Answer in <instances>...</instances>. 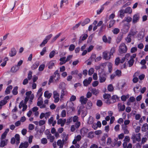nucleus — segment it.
<instances>
[{
  "label": "nucleus",
  "mask_w": 148,
  "mask_h": 148,
  "mask_svg": "<svg viewBox=\"0 0 148 148\" xmlns=\"http://www.w3.org/2000/svg\"><path fill=\"white\" fill-rule=\"evenodd\" d=\"M81 111L82 112V116L84 117L86 115L87 113V110H86V109L85 108L83 110H81Z\"/></svg>",
  "instance_id": "nucleus-43"
},
{
  "label": "nucleus",
  "mask_w": 148,
  "mask_h": 148,
  "mask_svg": "<svg viewBox=\"0 0 148 148\" xmlns=\"http://www.w3.org/2000/svg\"><path fill=\"white\" fill-rule=\"evenodd\" d=\"M15 138L16 140V143L18 144L19 143L20 136L19 134H16L15 136Z\"/></svg>",
  "instance_id": "nucleus-32"
},
{
  "label": "nucleus",
  "mask_w": 148,
  "mask_h": 148,
  "mask_svg": "<svg viewBox=\"0 0 148 148\" xmlns=\"http://www.w3.org/2000/svg\"><path fill=\"white\" fill-rule=\"evenodd\" d=\"M108 62H106L104 63H102L100 64V65L97 66V67L98 69L100 68L101 66L104 68L108 65Z\"/></svg>",
  "instance_id": "nucleus-34"
},
{
  "label": "nucleus",
  "mask_w": 148,
  "mask_h": 148,
  "mask_svg": "<svg viewBox=\"0 0 148 148\" xmlns=\"http://www.w3.org/2000/svg\"><path fill=\"white\" fill-rule=\"evenodd\" d=\"M51 13L49 12H46L44 15V17L46 19H48L50 18Z\"/></svg>",
  "instance_id": "nucleus-29"
},
{
  "label": "nucleus",
  "mask_w": 148,
  "mask_h": 148,
  "mask_svg": "<svg viewBox=\"0 0 148 148\" xmlns=\"http://www.w3.org/2000/svg\"><path fill=\"white\" fill-rule=\"evenodd\" d=\"M92 106V103L91 101H89L88 102L86 105V108L87 109H90Z\"/></svg>",
  "instance_id": "nucleus-33"
},
{
  "label": "nucleus",
  "mask_w": 148,
  "mask_h": 148,
  "mask_svg": "<svg viewBox=\"0 0 148 148\" xmlns=\"http://www.w3.org/2000/svg\"><path fill=\"white\" fill-rule=\"evenodd\" d=\"M60 62V65L65 64L67 61H66V57H64L60 58L59 60Z\"/></svg>",
  "instance_id": "nucleus-16"
},
{
  "label": "nucleus",
  "mask_w": 148,
  "mask_h": 148,
  "mask_svg": "<svg viewBox=\"0 0 148 148\" xmlns=\"http://www.w3.org/2000/svg\"><path fill=\"white\" fill-rule=\"evenodd\" d=\"M88 100L87 98H84V96H81L79 99V101L82 104H85Z\"/></svg>",
  "instance_id": "nucleus-11"
},
{
  "label": "nucleus",
  "mask_w": 148,
  "mask_h": 148,
  "mask_svg": "<svg viewBox=\"0 0 148 148\" xmlns=\"http://www.w3.org/2000/svg\"><path fill=\"white\" fill-rule=\"evenodd\" d=\"M60 79V75L58 73V71L56 70L54 73L53 75L50 77L48 84L49 85L51 83L53 82V79L55 82H57Z\"/></svg>",
  "instance_id": "nucleus-1"
},
{
  "label": "nucleus",
  "mask_w": 148,
  "mask_h": 148,
  "mask_svg": "<svg viewBox=\"0 0 148 148\" xmlns=\"http://www.w3.org/2000/svg\"><path fill=\"white\" fill-rule=\"evenodd\" d=\"M66 119L62 120L61 119H60L58 120L57 121V123L58 124H60L64 122H66Z\"/></svg>",
  "instance_id": "nucleus-40"
},
{
  "label": "nucleus",
  "mask_w": 148,
  "mask_h": 148,
  "mask_svg": "<svg viewBox=\"0 0 148 148\" xmlns=\"http://www.w3.org/2000/svg\"><path fill=\"white\" fill-rule=\"evenodd\" d=\"M118 106L119 110L121 111H124L125 109V106L124 105H122L121 104H119L118 105Z\"/></svg>",
  "instance_id": "nucleus-24"
},
{
  "label": "nucleus",
  "mask_w": 148,
  "mask_h": 148,
  "mask_svg": "<svg viewBox=\"0 0 148 148\" xmlns=\"http://www.w3.org/2000/svg\"><path fill=\"white\" fill-rule=\"evenodd\" d=\"M103 97L105 99H109L110 97V95L109 94H105L103 95Z\"/></svg>",
  "instance_id": "nucleus-50"
},
{
  "label": "nucleus",
  "mask_w": 148,
  "mask_h": 148,
  "mask_svg": "<svg viewBox=\"0 0 148 148\" xmlns=\"http://www.w3.org/2000/svg\"><path fill=\"white\" fill-rule=\"evenodd\" d=\"M88 129L85 128H83L80 130V133L82 136H84L88 132Z\"/></svg>",
  "instance_id": "nucleus-9"
},
{
  "label": "nucleus",
  "mask_w": 148,
  "mask_h": 148,
  "mask_svg": "<svg viewBox=\"0 0 148 148\" xmlns=\"http://www.w3.org/2000/svg\"><path fill=\"white\" fill-rule=\"evenodd\" d=\"M91 93L96 95L99 93V92L98 90H97L95 88H93L91 90Z\"/></svg>",
  "instance_id": "nucleus-28"
},
{
  "label": "nucleus",
  "mask_w": 148,
  "mask_h": 148,
  "mask_svg": "<svg viewBox=\"0 0 148 148\" xmlns=\"http://www.w3.org/2000/svg\"><path fill=\"white\" fill-rule=\"evenodd\" d=\"M75 48V46L74 45L72 44L71 45L69 48V49L70 51H72L74 50Z\"/></svg>",
  "instance_id": "nucleus-63"
},
{
  "label": "nucleus",
  "mask_w": 148,
  "mask_h": 148,
  "mask_svg": "<svg viewBox=\"0 0 148 148\" xmlns=\"http://www.w3.org/2000/svg\"><path fill=\"white\" fill-rule=\"evenodd\" d=\"M8 60V59L7 58H5L4 59V61L1 64V65L2 66H5L6 64V61Z\"/></svg>",
  "instance_id": "nucleus-60"
},
{
  "label": "nucleus",
  "mask_w": 148,
  "mask_h": 148,
  "mask_svg": "<svg viewBox=\"0 0 148 148\" xmlns=\"http://www.w3.org/2000/svg\"><path fill=\"white\" fill-rule=\"evenodd\" d=\"M124 11L126 13H128L129 14H131L132 12V10L130 7H127Z\"/></svg>",
  "instance_id": "nucleus-22"
},
{
  "label": "nucleus",
  "mask_w": 148,
  "mask_h": 148,
  "mask_svg": "<svg viewBox=\"0 0 148 148\" xmlns=\"http://www.w3.org/2000/svg\"><path fill=\"white\" fill-rule=\"evenodd\" d=\"M139 88V86H136V87L134 88V91L136 93H138L139 92V90H138Z\"/></svg>",
  "instance_id": "nucleus-61"
},
{
  "label": "nucleus",
  "mask_w": 148,
  "mask_h": 148,
  "mask_svg": "<svg viewBox=\"0 0 148 148\" xmlns=\"http://www.w3.org/2000/svg\"><path fill=\"white\" fill-rule=\"evenodd\" d=\"M119 29L118 28H115L112 31V32L114 34H117L119 33Z\"/></svg>",
  "instance_id": "nucleus-55"
},
{
  "label": "nucleus",
  "mask_w": 148,
  "mask_h": 148,
  "mask_svg": "<svg viewBox=\"0 0 148 148\" xmlns=\"http://www.w3.org/2000/svg\"><path fill=\"white\" fill-rule=\"evenodd\" d=\"M53 94L54 99V102L55 103H57L59 100V95L56 91L53 92Z\"/></svg>",
  "instance_id": "nucleus-5"
},
{
  "label": "nucleus",
  "mask_w": 148,
  "mask_h": 148,
  "mask_svg": "<svg viewBox=\"0 0 148 148\" xmlns=\"http://www.w3.org/2000/svg\"><path fill=\"white\" fill-rule=\"evenodd\" d=\"M127 50V48L125 45L123 43L121 44L119 46V51L120 53H126Z\"/></svg>",
  "instance_id": "nucleus-2"
},
{
  "label": "nucleus",
  "mask_w": 148,
  "mask_h": 148,
  "mask_svg": "<svg viewBox=\"0 0 148 148\" xmlns=\"http://www.w3.org/2000/svg\"><path fill=\"white\" fill-rule=\"evenodd\" d=\"M123 132L125 134H128L129 133V131L127 129V126H125L123 127Z\"/></svg>",
  "instance_id": "nucleus-37"
},
{
  "label": "nucleus",
  "mask_w": 148,
  "mask_h": 148,
  "mask_svg": "<svg viewBox=\"0 0 148 148\" xmlns=\"http://www.w3.org/2000/svg\"><path fill=\"white\" fill-rule=\"evenodd\" d=\"M46 47H44L42 49V51L40 52V55L41 56H43L45 53H46L47 51H46Z\"/></svg>",
  "instance_id": "nucleus-54"
},
{
  "label": "nucleus",
  "mask_w": 148,
  "mask_h": 148,
  "mask_svg": "<svg viewBox=\"0 0 148 148\" xmlns=\"http://www.w3.org/2000/svg\"><path fill=\"white\" fill-rule=\"evenodd\" d=\"M61 116L62 117H64L66 116V111L65 110H62L61 113Z\"/></svg>",
  "instance_id": "nucleus-46"
},
{
  "label": "nucleus",
  "mask_w": 148,
  "mask_h": 148,
  "mask_svg": "<svg viewBox=\"0 0 148 148\" xmlns=\"http://www.w3.org/2000/svg\"><path fill=\"white\" fill-rule=\"evenodd\" d=\"M47 42L48 41L47 40H44L40 45V46L41 47H42L44 46L47 43Z\"/></svg>",
  "instance_id": "nucleus-52"
},
{
  "label": "nucleus",
  "mask_w": 148,
  "mask_h": 148,
  "mask_svg": "<svg viewBox=\"0 0 148 148\" xmlns=\"http://www.w3.org/2000/svg\"><path fill=\"white\" fill-rule=\"evenodd\" d=\"M140 16L139 14H137L134 15L133 17L132 22L133 23H136L139 20Z\"/></svg>",
  "instance_id": "nucleus-7"
},
{
  "label": "nucleus",
  "mask_w": 148,
  "mask_h": 148,
  "mask_svg": "<svg viewBox=\"0 0 148 148\" xmlns=\"http://www.w3.org/2000/svg\"><path fill=\"white\" fill-rule=\"evenodd\" d=\"M125 58H123L121 60L119 57H117L115 60V64L116 65H118L120 63H122L125 62Z\"/></svg>",
  "instance_id": "nucleus-4"
},
{
  "label": "nucleus",
  "mask_w": 148,
  "mask_h": 148,
  "mask_svg": "<svg viewBox=\"0 0 148 148\" xmlns=\"http://www.w3.org/2000/svg\"><path fill=\"white\" fill-rule=\"evenodd\" d=\"M108 71L109 73H111L112 69V64L110 62H108Z\"/></svg>",
  "instance_id": "nucleus-15"
},
{
  "label": "nucleus",
  "mask_w": 148,
  "mask_h": 148,
  "mask_svg": "<svg viewBox=\"0 0 148 148\" xmlns=\"http://www.w3.org/2000/svg\"><path fill=\"white\" fill-rule=\"evenodd\" d=\"M32 72L31 71H29V72L28 73V77H27L28 79L29 80H30L32 77Z\"/></svg>",
  "instance_id": "nucleus-56"
},
{
  "label": "nucleus",
  "mask_w": 148,
  "mask_h": 148,
  "mask_svg": "<svg viewBox=\"0 0 148 148\" xmlns=\"http://www.w3.org/2000/svg\"><path fill=\"white\" fill-rule=\"evenodd\" d=\"M115 22V21L114 20H111L110 22V23L109 24V28H111L112 27L114 24Z\"/></svg>",
  "instance_id": "nucleus-41"
},
{
  "label": "nucleus",
  "mask_w": 148,
  "mask_h": 148,
  "mask_svg": "<svg viewBox=\"0 0 148 148\" xmlns=\"http://www.w3.org/2000/svg\"><path fill=\"white\" fill-rule=\"evenodd\" d=\"M94 122L93 118L91 116H90L88 118L87 120V123L89 124H92Z\"/></svg>",
  "instance_id": "nucleus-26"
},
{
  "label": "nucleus",
  "mask_w": 148,
  "mask_h": 148,
  "mask_svg": "<svg viewBox=\"0 0 148 148\" xmlns=\"http://www.w3.org/2000/svg\"><path fill=\"white\" fill-rule=\"evenodd\" d=\"M108 52L107 51H105L103 53V57L104 59L108 60L110 59L111 57L110 55H108Z\"/></svg>",
  "instance_id": "nucleus-6"
},
{
  "label": "nucleus",
  "mask_w": 148,
  "mask_h": 148,
  "mask_svg": "<svg viewBox=\"0 0 148 148\" xmlns=\"http://www.w3.org/2000/svg\"><path fill=\"white\" fill-rule=\"evenodd\" d=\"M28 145V143L27 142H25L24 143H22L19 146V148H27Z\"/></svg>",
  "instance_id": "nucleus-12"
},
{
  "label": "nucleus",
  "mask_w": 148,
  "mask_h": 148,
  "mask_svg": "<svg viewBox=\"0 0 148 148\" xmlns=\"http://www.w3.org/2000/svg\"><path fill=\"white\" fill-rule=\"evenodd\" d=\"M92 79V78L91 77H89L88 80L86 79H85L83 82L84 86H87L89 84L91 83Z\"/></svg>",
  "instance_id": "nucleus-8"
},
{
  "label": "nucleus",
  "mask_w": 148,
  "mask_h": 148,
  "mask_svg": "<svg viewBox=\"0 0 148 148\" xmlns=\"http://www.w3.org/2000/svg\"><path fill=\"white\" fill-rule=\"evenodd\" d=\"M67 105H69L68 107L70 108L72 111H73L75 110V108L73 107L74 104L73 102L71 101L68 102L67 103Z\"/></svg>",
  "instance_id": "nucleus-17"
},
{
  "label": "nucleus",
  "mask_w": 148,
  "mask_h": 148,
  "mask_svg": "<svg viewBox=\"0 0 148 148\" xmlns=\"http://www.w3.org/2000/svg\"><path fill=\"white\" fill-rule=\"evenodd\" d=\"M46 121L45 120H41L39 122V124L40 126H42L45 124Z\"/></svg>",
  "instance_id": "nucleus-57"
},
{
  "label": "nucleus",
  "mask_w": 148,
  "mask_h": 148,
  "mask_svg": "<svg viewBox=\"0 0 148 148\" xmlns=\"http://www.w3.org/2000/svg\"><path fill=\"white\" fill-rule=\"evenodd\" d=\"M129 97V95H123L121 97V99L122 101H125Z\"/></svg>",
  "instance_id": "nucleus-36"
},
{
  "label": "nucleus",
  "mask_w": 148,
  "mask_h": 148,
  "mask_svg": "<svg viewBox=\"0 0 148 148\" xmlns=\"http://www.w3.org/2000/svg\"><path fill=\"white\" fill-rule=\"evenodd\" d=\"M94 69L93 68H91L88 71V74L90 75H92L94 72Z\"/></svg>",
  "instance_id": "nucleus-62"
},
{
  "label": "nucleus",
  "mask_w": 148,
  "mask_h": 148,
  "mask_svg": "<svg viewBox=\"0 0 148 148\" xmlns=\"http://www.w3.org/2000/svg\"><path fill=\"white\" fill-rule=\"evenodd\" d=\"M18 89V87L17 86H16L14 87L13 90L12 91V93L13 95H16L18 93L17 90Z\"/></svg>",
  "instance_id": "nucleus-30"
},
{
  "label": "nucleus",
  "mask_w": 148,
  "mask_h": 148,
  "mask_svg": "<svg viewBox=\"0 0 148 148\" xmlns=\"http://www.w3.org/2000/svg\"><path fill=\"white\" fill-rule=\"evenodd\" d=\"M87 36H88L86 34H85L82 37V39L80 38L79 41V43H80L82 41L85 40L87 38Z\"/></svg>",
  "instance_id": "nucleus-47"
},
{
  "label": "nucleus",
  "mask_w": 148,
  "mask_h": 148,
  "mask_svg": "<svg viewBox=\"0 0 148 148\" xmlns=\"http://www.w3.org/2000/svg\"><path fill=\"white\" fill-rule=\"evenodd\" d=\"M102 39L103 41L105 42L108 43H110L111 42V38L110 37H108V39H107L106 36H104L103 37Z\"/></svg>",
  "instance_id": "nucleus-10"
},
{
  "label": "nucleus",
  "mask_w": 148,
  "mask_h": 148,
  "mask_svg": "<svg viewBox=\"0 0 148 148\" xmlns=\"http://www.w3.org/2000/svg\"><path fill=\"white\" fill-rule=\"evenodd\" d=\"M80 145L79 144H76V145H72L69 148H79Z\"/></svg>",
  "instance_id": "nucleus-64"
},
{
  "label": "nucleus",
  "mask_w": 148,
  "mask_h": 148,
  "mask_svg": "<svg viewBox=\"0 0 148 148\" xmlns=\"http://www.w3.org/2000/svg\"><path fill=\"white\" fill-rule=\"evenodd\" d=\"M52 95V93H49L48 91H45L44 94V96L48 99H49L51 97Z\"/></svg>",
  "instance_id": "nucleus-20"
},
{
  "label": "nucleus",
  "mask_w": 148,
  "mask_h": 148,
  "mask_svg": "<svg viewBox=\"0 0 148 148\" xmlns=\"http://www.w3.org/2000/svg\"><path fill=\"white\" fill-rule=\"evenodd\" d=\"M19 67L15 66H13L11 69V71L13 73H15L18 70Z\"/></svg>",
  "instance_id": "nucleus-21"
},
{
  "label": "nucleus",
  "mask_w": 148,
  "mask_h": 148,
  "mask_svg": "<svg viewBox=\"0 0 148 148\" xmlns=\"http://www.w3.org/2000/svg\"><path fill=\"white\" fill-rule=\"evenodd\" d=\"M115 73L116 75L120 76L121 75V71L120 70H117L115 72Z\"/></svg>",
  "instance_id": "nucleus-45"
},
{
  "label": "nucleus",
  "mask_w": 148,
  "mask_h": 148,
  "mask_svg": "<svg viewBox=\"0 0 148 148\" xmlns=\"http://www.w3.org/2000/svg\"><path fill=\"white\" fill-rule=\"evenodd\" d=\"M16 53V51L14 48H12L9 53V55L11 57L15 56Z\"/></svg>",
  "instance_id": "nucleus-13"
},
{
  "label": "nucleus",
  "mask_w": 148,
  "mask_h": 148,
  "mask_svg": "<svg viewBox=\"0 0 148 148\" xmlns=\"http://www.w3.org/2000/svg\"><path fill=\"white\" fill-rule=\"evenodd\" d=\"M62 90L61 92V97H62L67 93V91H66L65 88H62Z\"/></svg>",
  "instance_id": "nucleus-27"
},
{
  "label": "nucleus",
  "mask_w": 148,
  "mask_h": 148,
  "mask_svg": "<svg viewBox=\"0 0 148 148\" xmlns=\"http://www.w3.org/2000/svg\"><path fill=\"white\" fill-rule=\"evenodd\" d=\"M122 38V36L121 35V36H119L117 38L116 40V43H119L120 42V41L121 40Z\"/></svg>",
  "instance_id": "nucleus-44"
},
{
  "label": "nucleus",
  "mask_w": 148,
  "mask_h": 148,
  "mask_svg": "<svg viewBox=\"0 0 148 148\" xmlns=\"http://www.w3.org/2000/svg\"><path fill=\"white\" fill-rule=\"evenodd\" d=\"M97 105L99 107H101L103 104L102 101L100 100H98L97 102Z\"/></svg>",
  "instance_id": "nucleus-42"
},
{
  "label": "nucleus",
  "mask_w": 148,
  "mask_h": 148,
  "mask_svg": "<svg viewBox=\"0 0 148 148\" xmlns=\"http://www.w3.org/2000/svg\"><path fill=\"white\" fill-rule=\"evenodd\" d=\"M64 140H59L57 142V145L59 146V148H62L64 144Z\"/></svg>",
  "instance_id": "nucleus-14"
},
{
  "label": "nucleus",
  "mask_w": 148,
  "mask_h": 148,
  "mask_svg": "<svg viewBox=\"0 0 148 148\" xmlns=\"http://www.w3.org/2000/svg\"><path fill=\"white\" fill-rule=\"evenodd\" d=\"M132 21V18L130 16H127L125 18V19L123 20L122 22L124 23L126 21L128 23H130Z\"/></svg>",
  "instance_id": "nucleus-23"
},
{
  "label": "nucleus",
  "mask_w": 148,
  "mask_h": 148,
  "mask_svg": "<svg viewBox=\"0 0 148 148\" xmlns=\"http://www.w3.org/2000/svg\"><path fill=\"white\" fill-rule=\"evenodd\" d=\"M8 140H3V139H1V143L0 146L1 147H3L7 144Z\"/></svg>",
  "instance_id": "nucleus-18"
},
{
  "label": "nucleus",
  "mask_w": 148,
  "mask_h": 148,
  "mask_svg": "<svg viewBox=\"0 0 148 148\" xmlns=\"http://www.w3.org/2000/svg\"><path fill=\"white\" fill-rule=\"evenodd\" d=\"M134 62V60L132 58H131L128 62L129 66L130 67L132 66L133 65Z\"/></svg>",
  "instance_id": "nucleus-48"
},
{
  "label": "nucleus",
  "mask_w": 148,
  "mask_h": 148,
  "mask_svg": "<svg viewBox=\"0 0 148 148\" xmlns=\"http://www.w3.org/2000/svg\"><path fill=\"white\" fill-rule=\"evenodd\" d=\"M56 53L55 51L53 50L51 51L49 54V57L50 58H52L54 56Z\"/></svg>",
  "instance_id": "nucleus-38"
},
{
  "label": "nucleus",
  "mask_w": 148,
  "mask_h": 148,
  "mask_svg": "<svg viewBox=\"0 0 148 148\" xmlns=\"http://www.w3.org/2000/svg\"><path fill=\"white\" fill-rule=\"evenodd\" d=\"M108 90L110 91H112L114 89V88L112 85L111 84L109 85L108 88Z\"/></svg>",
  "instance_id": "nucleus-51"
},
{
  "label": "nucleus",
  "mask_w": 148,
  "mask_h": 148,
  "mask_svg": "<svg viewBox=\"0 0 148 148\" xmlns=\"http://www.w3.org/2000/svg\"><path fill=\"white\" fill-rule=\"evenodd\" d=\"M38 63H35L32 66V69H35L37 68L38 66Z\"/></svg>",
  "instance_id": "nucleus-58"
},
{
  "label": "nucleus",
  "mask_w": 148,
  "mask_h": 148,
  "mask_svg": "<svg viewBox=\"0 0 148 148\" xmlns=\"http://www.w3.org/2000/svg\"><path fill=\"white\" fill-rule=\"evenodd\" d=\"M45 67V65L44 64L41 65L39 67V70L40 71H42Z\"/></svg>",
  "instance_id": "nucleus-53"
},
{
  "label": "nucleus",
  "mask_w": 148,
  "mask_h": 148,
  "mask_svg": "<svg viewBox=\"0 0 148 148\" xmlns=\"http://www.w3.org/2000/svg\"><path fill=\"white\" fill-rule=\"evenodd\" d=\"M41 142L42 144H46L47 143V140L45 138H42L41 140Z\"/></svg>",
  "instance_id": "nucleus-49"
},
{
  "label": "nucleus",
  "mask_w": 148,
  "mask_h": 148,
  "mask_svg": "<svg viewBox=\"0 0 148 148\" xmlns=\"http://www.w3.org/2000/svg\"><path fill=\"white\" fill-rule=\"evenodd\" d=\"M12 86L10 85L8 86L5 91L6 94H8L10 93V91L12 89Z\"/></svg>",
  "instance_id": "nucleus-25"
},
{
  "label": "nucleus",
  "mask_w": 148,
  "mask_h": 148,
  "mask_svg": "<svg viewBox=\"0 0 148 148\" xmlns=\"http://www.w3.org/2000/svg\"><path fill=\"white\" fill-rule=\"evenodd\" d=\"M120 12V16L121 18H123V17L124 16V13H125V11L123 10H121L119 11Z\"/></svg>",
  "instance_id": "nucleus-35"
},
{
  "label": "nucleus",
  "mask_w": 148,
  "mask_h": 148,
  "mask_svg": "<svg viewBox=\"0 0 148 148\" xmlns=\"http://www.w3.org/2000/svg\"><path fill=\"white\" fill-rule=\"evenodd\" d=\"M54 65V63L52 61L50 62L48 65V68L49 69H52Z\"/></svg>",
  "instance_id": "nucleus-39"
},
{
  "label": "nucleus",
  "mask_w": 148,
  "mask_h": 148,
  "mask_svg": "<svg viewBox=\"0 0 148 148\" xmlns=\"http://www.w3.org/2000/svg\"><path fill=\"white\" fill-rule=\"evenodd\" d=\"M148 130V125L146 123L144 124L141 128V130L142 132H145Z\"/></svg>",
  "instance_id": "nucleus-19"
},
{
  "label": "nucleus",
  "mask_w": 148,
  "mask_h": 148,
  "mask_svg": "<svg viewBox=\"0 0 148 148\" xmlns=\"http://www.w3.org/2000/svg\"><path fill=\"white\" fill-rule=\"evenodd\" d=\"M125 40L127 42H130L131 41L130 36L128 35L126 38Z\"/></svg>",
  "instance_id": "nucleus-59"
},
{
  "label": "nucleus",
  "mask_w": 148,
  "mask_h": 148,
  "mask_svg": "<svg viewBox=\"0 0 148 148\" xmlns=\"http://www.w3.org/2000/svg\"><path fill=\"white\" fill-rule=\"evenodd\" d=\"M99 80L100 83H103L106 80V75L105 73H99Z\"/></svg>",
  "instance_id": "nucleus-3"
},
{
  "label": "nucleus",
  "mask_w": 148,
  "mask_h": 148,
  "mask_svg": "<svg viewBox=\"0 0 148 148\" xmlns=\"http://www.w3.org/2000/svg\"><path fill=\"white\" fill-rule=\"evenodd\" d=\"M141 134L140 133H138L136 134V139L139 142L140 140L141 139Z\"/></svg>",
  "instance_id": "nucleus-31"
}]
</instances>
